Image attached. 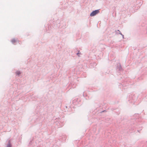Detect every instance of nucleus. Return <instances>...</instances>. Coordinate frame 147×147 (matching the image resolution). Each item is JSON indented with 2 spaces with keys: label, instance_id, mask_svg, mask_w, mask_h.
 Segmentation results:
<instances>
[{
  "label": "nucleus",
  "instance_id": "1",
  "mask_svg": "<svg viewBox=\"0 0 147 147\" xmlns=\"http://www.w3.org/2000/svg\"><path fill=\"white\" fill-rule=\"evenodd\" d=\"M128 99L130 102H133L135 100L134 95L133 94L129 95L128 96Z\"/></svg>",
  "mask_w": 147,
  "mask_h": 147
},
{
  "label": "nucleus",
  "instance_id": "2",
  "mask_svg": "<svg viewBox=\"0 0 147 147\" xmlns=\"http://www.w3.org/2000/svg\"><path fill=\"white\" fill-rule=\"evenodd\" d=\"M100 9L96 10L93 11L90 14V16H94L99 13Z\"/></svg>",
  "mask_w": 147,
  "mask_h": 147
},
{
  "label": "nucleus",
  "instance_id": "3",
  "mask_svg": "<svg viewBox=\"0 0 147 147\" xmlns=\"http://www.w3.org/2000/svg\"><path fill=\"white\" fill-rule=\"evenodd\" d=\"M117 67V69H118L119 71H121L122 69L121 65L120 64H118Z\"/></svg>",
  "mask_w": 147,
  "mask_h": 147
},
{
  "label": "nucleus",
  "instance_id": "4",
  "mask_svg": "<svg viewBox=\"0 0 147 147\" xmlns=\"http://www.w3.org/2000/svg\"><path fill=\"white\" fill-rule=\"evenodd\" d=\"M8 144H7V147H11V145L10 142V140H9L8 141Z\"/></svg>",
  "mask_w": 147,
  "mask_h": 147
},
{
  "label": "nucleus",
  "instance_id": "5",
  "mask_svg": "<svg viewBox=\"0 0 147 147\" xmlns=\"http://www.w3.org/2000/svg\"><path fill=\"white\" fill-rule=\"evenodd\" d=\"M16 40L15 38H13L12 40H11V42L13 44H14L15 42H16Z\"/></svg>",
  "mask_w": 147,
  "mask_h": 147
},
{
  "label": "nucleus",
  "instance_id": "6",
  "mask_svg": "<svg viewBox=\"0 0 147 147\" xmlns=\"http://www.w3.org/2000/svg\"><path fill=\"white\" fill-rule=\"evenodd\" d=\"M77 51H78V53H76L77 55H78V56H79V55H81V53L80 52V51L79 50H78Z\"/></svg>",
  "mask_w": 147,
  "mask_h": 147
},
{
  "label": "nucleus",
  "instance_id": "7",
  "mask_svg": "<svg viewBox=\"0 0 147 147\" xmlns=\"http://www.w3.org/2000/svg\"><path fill=\"white\" fill-rule=\"evenodd\" d=\"M117 31L119 32H120V33H119V34H120L121 35H122V38H124V35L123 34H122L121 33L120 31L119 30H117Z\"/></svg>",
  "mask_w": 147,
  "mask_h": 147
},
{
  "label": "nucleus",
  "instance_id": "8",
  "mask_svg": "<svg viewBox=\"0 0 147 147\" xmlns=\"http://www.w3.org/2000/svg\"><path fill=\"white\" fill-rule=\"evenodd\" d=\"M20 73V71H17L16 72V74L18 75H19Z\"/></svg>",
  "mask_w": 147,
  "mask_h": 147
},
{
  "label": "nucleus",
  "instance_id": "9",
  "mask_svg": "<svg viewBox=\"0 0 147 147\" xmlns=\"http://www.w3.org/2000/svg\"><path fill=\"white\" fill-rule=\"evenodd\" d=\"M84 93H83V96H84V97H85V95H84Z\"/></svg>",
  "mask_w": 147,
  "mask_h": 147
},
{
  "label": "nucleus",
  "instance_id": "10",
  "mask_svg": "<svg viewBox=\"0 0 147 147\" xmlns=\"http://www.w3.org/2000/svg\"><path fill=\"white\" fill-rule=\"evenodd\" d=\"M117 34H119V33H120V32H119V33H118L117 32Z\"/></svg>",
  "mask_w": 147,
  "mask_h": 147
}]
</instances>
